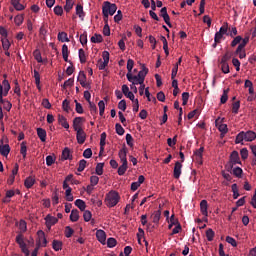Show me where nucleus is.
Wrapping results in <instances>:
<instances>
[{
	"label": "nucleus",
	"instance_id": "nucleus-11",
	"mask_svg": "<svg viewBox=\"0 0 256 256\" xmlns=\"http://www.w3.org/2000/svg\"><path fill=\"white\" fill-rule=\"evenodd\" d=\"M181 169H183V164L181 162L177 161L174 166L173 176L174 179H179L181 177Z\"/></svg>",
	"mask_w": 256,
	"mask_h": 256
},
{
	"label": "nucleus",
	"instance_id": "nucleus-37",
	"mask_svg": "<svg viewBox=\"0 0 256 256\" xmlns=\"http://www.w3.org/2000/svg\"><path fill=\"white\" fill-rule=\"evenodd\" d=\"M76 15H78V17H80V19H83V17H85V12L83 11V5L77 4Z\"/></svg>",
	"mask_w": 256,
	"mask_h": 256
},
{
	"label": "nucleus",
	"instance_id": "nucleus-55",
	"mask_svg": "<svg viewBox=\"0 0 256 256\" xmlns=\"http://www.w3.org/2000/svg\"><path fill=\"white\" fill-rule=\"evenodd\" d=\"M240 155H241V159H243V161H245V159H247L249 157V150H247V148H242L240 150Z\"/></svg>",
	"mask_w": 256,
	"mask_h": 256
},
{
	"label": "nucleus",
	"instance_id": "nucleus-23",
	"mask_svg": "<svg viewBox=\"0 0 256 256\" xmlns=\"http://www.w3.org/2000/svg\"><path fill=\"white\" fill-rule=\"evenodd\" d=\"M11 4L16 11H23V9H25V6L21 4V0H11Z\"/></svg>",
	"mask_w": 256,
	"mask_h": 256
},
{
	"label": "nucleus",
	"instance_id": "nucleus-43",
	"mask_svg": "<svg viewBox=\"0 0 256 256\" xmlns=\"http://www.w3.org/2000/svg\"><path fill=\"white\" fill-rule=\"evenodd\" d=\"M89 109H90V113L93 117H95V115H97V105H95V103L89 101Z\"/></svg>",
	"mask_w": 256,
	"mask_h": 256
},
{
	"label": "nucleus",
	"instance_id": "nucleus-38",
	"mask_svg": "<svg viewBox=\"0 0 256 256\" xmlns=\"http://www.w3.org/2000/svg\"><path fill=\"white\" fill-rule=\"evenodd\" d=\"M34 59L37 61V63H44L43 57L41 56V51L35 50L33 52Z\"/></svg>",
	"mask_w": 256,
	"mask_h": 256
},
{
	"label": "nucleus",
	"instance_id": "nucleus-5",
	"mask_svg": "<svg viewBox=\"0 0 256 256\" xmlns=\"http://www.w3.org/2000/svg\"><path fill=\"white\" fill-rule=\"evenodd\" d=\"M45 225L48 229V231H51V227H53V225H57V223L59 222V219L55 216H52L51 214H48L45 218Z\"/></svg>",
	"mask_w": 256,
	"mask_h": 256
},
{
	"label": "nucleus",
	"instance_id": "nucleus-8",
	"mask_svg": "<svg viewBox=\"0 0 256 256\" xmlns=\"http://www.w3.org/2000/svg\"><path fill=\"white\" fill-rule=\"evenodd\" d=\"M85 121V118L83 117H76L73 120V129L74 131H81L83 130V122Z\"/></svg>",
	"mask_w": 256,
	"mask_h": 256
},
{
	"label": "nucleus",
	"instance_id": "nucleus-27",
	"mask_svg": "<svg viewBox=\"0 0 256 256\" xmlns=\"http://www.w3.org/2000/svg\"><path fill=\"white\" fill-rule=\"evenodd\" d=\"M75 206L78 207V209H80V211H85V209H87V204H85V201L81 200V199H77L74 202Z\"/></svg>",
	"mask_w": 256,
	"mask_h": 256
},
{
	"label": "nucleus",
	"instance_id": "nucleus-62",
	"mask_svg": "<svg viewBox=\"0 0 256 256\" xmlns=\"http://www.w3.org/2000/svg\"><path fill=\"white\" fill-rule=\"evenodd\" d=\"M189 102V92H184L182 94V105H187V103Z\"/></svg>",
	"mask_w": 256,
	"mask_h": 256
},
{
	"label": "nucleus",
	"instance_id": "nucleus-36",
	"mask_svg": "<svg viewBox=\"0 0 256 256\" xmlns=\"http://www.w3.org/2000/svg\"><path fill=\"white\" fill-rule=\"evenodd\" d=\"M90 41L91 43H103V36L101 34H94Z\"/></svg>",
	"mask_w": 256,
	"mask_h": 256
},
{
	"label": "nucleus",
	"instance_id": "nucleus-39",
	"mask_svg": "<svg viewBox=\"0 0 256 256\" xmlns=\"http://www.w3.org/2000/svg\"><path fill=\"white\" fill-rule=\"evenodd\" d=\"M85 167H87V160L82 159L79 161V166L77 168V171L79 173H83V171H85Z\"/></svg>",
	"mask_w": 256,
	"mask_h": 256
},
{
	"label": "nucleus",
	"instance_id": "nucleus-21",
	"mask_svg": "<svg viewBox=\"0 0 256 256\" xmlns=\"http://www.w3.org/2000/svg\"><path fill=\"white\" fill-rule=\"evenodd\" d=\"M118 155L121 163H127V148L125 146L119 151Z\"/></svg>",
	"mask_w": 256,
	"mask_h": 256
},
{
	"label": "nucleus",
	"instance_id": "nucleus-56",
	"mask_svg": "<svg viewBox=\"0 0 256 256\" xmlns=\"http://www.w3.org/2000/svg\"><path fill=\"white\" fill-rule=\"evenodd\" d=\"M93 215L91 214V211L89 210H84V214H83V217H84V221H86V223H89V221H91V217Z\"/></svg>",
	"mask_w": 256,
	"mask_h": 256
},
{
	"label": "nucleus",
	"instance_id": "nucleus-52",
	"mask_svg": "<svg viewBox=\"0 0 256 256\" xmlns=\"http://www.w3.org/2000/svg\"><path fill=\"white\" fill-rule=\"evenodd\" d=\"M115 129H116L117 135H120V136L125 135V129L119 123H116Z\"/></svg>",
	"mask_w": 256,
	"mask_h": 256
},
{
	"label": "nucleus",
	"instance_id": "nucleus-29",
	"mask_svg": "<svg viewBox=\"0 0 256 256\" xmlns=\"http://www.w3.org/2000/svg\"><path fill=\"white\" fill-rule=\"evenodd\" d=\"M16 243H18L20 249H23V248L27 247V244L23 240V235L22 234H19V235L16 236Z\"/></svg>",
	"mask_w": 256,
	"mask_h": 256
},
{
	"label": "nucleus",
	"instance_id": "nucleus-45",
	"mask_svg": "<svg viewBox=\"0 0 256 256\" xmlns=\"http://www.w3.org/2000/svg\"><path fill=\"white\" fill-rule=\"evenodd\" d=\"M73 5H74L73 0H66V4L64 6V11H66V13H69V11H71V9H73Z\"/></svg>",
	"mask_w": 256,
	"mask_h": 256
},
{
	"label": "nucleus",
	"instance_id": "nucleus-34",
	"mask_svg": "<svg viewBox=\"0 0 256 256\" xmlns=\"http://www.w3.org/2000/svg\"><path fill=\"white\" fill-rule=\"evenodd\" d=\"M62 159L64 161H67V159H73V156H71V151L69 150V148H65L62 151Z\"/></svg>",
	"mask_w": 256,
	"mask_h": 256
},
{
	"label": "nucleus",
	"instance_id": "nucleus-16",
	"mask_svg": "<svg viewBox=\"0 0 256 256\" xmlns=\"http://www.w3.org/2000/svg\"><path fill=\"white\" fill-rule=\"evenodd\" d=\"M62 57L66 63H71V61H69V47L67 44H63L62 46Z\"/></svg>",
	"mask_w": 256,
	"mask_h": 256
},
{
	"label": "nucleus",
	"instance_id": "nucleus-42",
	"mask_svg": "<svg viewBox=\"0 0 256 256\" xmlns=\"http://www.w3.org/2000/svg\"><path fill=\"white\" fill-rule=\"evenodd\" d=\"M241 108V101H236L232 104V113L237 115L239 113V109Z\"/></svg>",
	"mask_w": 256,
	"mask_h": 256
},
{
	"label": "nucleus",
	"instance_id": "nucleus-46",
	"mask_svg": "<svg viewBox=\"0 0 256 256\" xmlns=\"http://www.w3.org/2000/svg\"><path fill=\"white\" fill-rule=\"evenodd\" d=\"M206 237H207V241H213V239L215 238V231H213V229L209 228L206 231Z\"/></svg>",
	"mask_w": 256,
	"mask_h": 256
},
{
	"label": "nucleus",
	"instance_id": "nucleus-54",
	"mask_svg": "<svg viewBox=\"0 0 256 256\" xmlns=\"http://www.w3.org/2000/svg\"><path fill=\"white\" fill-rule=\"evenodd\" d=\"M237 27H230V28H228V34H227V36L228 37H235L236 35H237Z\"/></svg>",
	"mask_w": 256,
	"mask_h": 256
},
{
	"label": "nucleus",
	"instance_id": "nucleus-44",
	"mask_svg": "<svg viewBox=\"0 0 256 256\" xmlns=\"http://www.w3.org/2000/svg\"><path fill=\"white\" fill-rule=\"evenodd\" d=\"M232 193H233V199H239V188L237 187V184H232Z\"/></svg>",
	"mask_w": 256,
	"mask_h": 256
},
{
	"label": "nucleus",
	"instance_id": "nucleus-24",
	"mask_svg": "<svg viewBox=\"0 0 256 256\" xmlns=\"http://www.w3.org/2000/svg\"><path fill=\"white\" fill-rule=\"evenodd\" d=\"M52 248L54 251H61L63 249V242L61 240H53Z\"/></svg>",
	"mask_w": 256,
	"mask_h": 256
},
{
	"label": "nucleus",
	"instance_id": "nucleus-35",
	"mask_svg": "<svg viewBox=\"0 0 256 256\" xmlns=\"http://www.w3.org/2000/svg\"><path fill=\"white\" fill-rule=\"evenodd\" d=\"M78 53H79L80 63L82 64L87 63V55L85 54V50L81 48L79 49Z\"/></svg>",
	"mask_w": 256,
	"mask_h": 256
},
{
	"label": "nucleus",
	"instance_id": "nucleus-58",
	"mask_svg": "<svg viewBox=\"0 0 256 256\" xmlns=\"http://www.w3.org/2000/svg\"><path fill=\"white\" fill-rule=\"evenodd\" d=\"M226 243H229L232 247H237V240L231 236L226 237Z\"/></svg>",
	"mask_w": 256,
	"mask_h": 256
},
{
	"label": "nucleus",
	"instance_id": "nucleus-57",
	"mask_svg": "<svg viewBox=\"0 0 256 256\" xmlns=\"http://www.w3.org/2000/svg\"><path fill=\"white\" fill-rule=\"evenodd\" d=\"M70 105V102L69 100L65 99L63 102H62V109L64 111H66V113H69V110L71 109V107L69 106Z\"/></svg>",
	"mask_w": 256,
	"mask_h": 256
},
{
	"label": "nucleus",
	"instance_id": "nucleus-59",
	"mask_svg": "<svg viewBox=\"0 0 256 256\" xmlns=\"http://www.w3.org/2000/svg\"><path fill=\"white\" fill-rule=\"evenodd\" d=\"M115 245H117V240L115 238H108L107 247H109L111 249V248L115 247Z\"/></svg>",
	"mask_w": 256,
	"mask_h": 256
},
{
	"label": "nucleus",
	"instance_id": "nucleus-22",
	"mask_svg": "<svg viewBox=\"0 0 256 256\" xmlns=\"http://www.w3.org/2000/svg\"><path fill=\"white\" fill-rule=\"evenodd\" d=\"M9 153H11V147L9 146V144H6L4 146H0V154L3 157H7V155H9Z\"/></svg>",
	"mask_w": 256,
	"mask_h": 256
},
{
	"label": "nucleus",
	"instance_id": "nucleus-61",
	"mask_svg": "<svg viewBox=\"0 0 256 256\" xmlns=\"http://www.w3.org/2000/svg\"><path fill=\"white\" fill-rule=\"evenodd\" d=\"M105 164L103 163H98L96 165V175H102L103 174V167Z\"/></svg>",
	"mask_w": 256,
	"mask_h": 256
},
{
	"label": "nucleus",
	"instance_id": "nucleus-60",
	"mask_svg": "<svg viewBox=\"0 0 256 256\" xmlns=\"http://www.w3.org/2000/svg\"><path fill=\"white\" fill-rule=\"evenodd\" d=\"M134 65H135V61H133V59H128V61H127L128 73H131L133 71Z\"/></svg>",
	"mask_w": 256,
	"mask_h": 256
},
{
	"label": "nucleus",
	"instance_id": "nucleus-31",
	"mask_svg": "<svg viewBox=\"0 0 256 256\" xmlns=\"http://www.w3.org/2000/svg\"><path fill=\"white\" fill-rule=\"evenodd\" d=\"M228 99H229V88L223 91V94L220 98V103L224 105V103H227Z\"/></svg>",
	"mask_w": 256,
	"mask_h": 256
},
{
	"label": "nucleus",
	"instance_id": "nucleus-33",
	"mask_svg": "<svg viewBox=\"0 0 256 256\" xmlns=\"http://www.w3.org/2000/svg\"><path fill=\"white\" fill-rule=\"evenodd\" d=\"M127 163L128 162H122V165L119 166V168H118V175H120V176L125 175V173L128 169Z\"/></svg>",
	"mask_w": 256,
	"mask_h": 256
},
{
	"label": "nucleus",
	"instance_id": "nucleus-41",
	"mask_svg": "<svg viewBox=\"0 0 256 256\" xmlns=\"http://www.w3.org/2000/svg\"><path fill=\"white\" fill-rule=\"evenodd\" d=\"M218 33H220L221 35L229 34V24L228 23H224L222 25V27L219 29Z\"/></svg>",
	"mask_w": 256,
	"mask_h": 256
},
{
	"label": "nucleus",
	"instance_id": "nucleus-26",
	"mask_svg": "<svg viewBox=\"0 0 256 256\" xmlns=\"http://www.w3.org/2000/svg\"><path fill=\"white\" fill-rule=\"evenodd\" d=\"M58 41H60L61 43H69V37L67 36V32H59Z\"/></svg>",
	"mask_w": 256,
	"mask_h": 256
},
{
	"label": "nucleus",
	"instance_id": "nucleus-10",
	"mask_svg": "<svg viewBox=\"0 0 256 256\" xmlns=\"http://www.w3.org/2000/svg\"><path fill=\"white\" fill-rule=\"evenodd\" d=\"M38 235V243L41 247H47V238L45 237V232L43 230H39L37 232Z\"/></svg>",
	"mask_w": 256,
	"mask_h": 256
},
{
	"label": "nucleus",
	"instance_id": "nucleus-19",
	"mask_svg": "<svg viewBox=\"0 0 256 256\" xmlns=\"http://www.w3.org/2000/svg\"><path fill=\"white\" fill-rule=\"evenodd\" d=\"M58 123H59V125L64 127V129H69V122H67V118H65V116L59 114L58 115Z\"/></svg>",
	"mask_w": 256,
	"mask_h": 256
},
{
	"label": "nucleus",
	"instance_id": "nucleus-20",
	"mask_svg": "<svg viewBox=\"0 0 256 256\" xmlns=\"http://www.w3.org/2000/svg\"><path fill=\"white\" fill-rule=\"evenodd\" d=\"M34 79L38 91H41V74L37 70H34Z\"/></svg>",
	"mask_w": 256,
	"mask_h": 256
},
{
	"label": "nucleus",
	"instance_id": "nucleus-53",
	"mask_svg": "<svg viewBox=\"0 0 256 256\" xmlns=\"http://www.w3.org/2000/svg\"><path fill=\"white\" fill-rule=\"evenodd\" d=\"M241 41H243V37L241 36H236L232 42H231V47H237V45H239V43H241Z\"/></svg>",
	"mask_w": 256,
	"mask_h": 256
},
{
	"label": "nucleus",
	"instance_id": "nucleus-17",
	"mask_svg": "<svg viewBox=\"0 0 256 256\" xmlns=\"http://www.w3.org/2000/svg\"><path fill=\"white\" fill-rule=\"evenodd\" d=\"M2 88L4 89L3 95L7 97L9 95V91H11V84H9V80L5 79L2 82Z\"/></svg>",
	"mask_w": 256,
	"mask_h": 256
},
{
	"label": "nucleus",
	"instance_id": "nucleus-48",
	"mask_svg": "<svg viewBox=\"0 0 256 256\" xmlns=\"http://www.w3.org/2000/svg\"><path fill=\"white\" fill-rule=\"evenodd\" d=\"M74 233H75V230H73V228H71L70 226H66L65 237H67V239H69L70 237H73Z\"/></svg>",
	"mask_w": 256,
	"mask_h": 256
},
{
	"label": "nucleus",
	"instance_id": "nucleus-28",
	"mask_svg": "<svg viewBox=\"0 0 256 256\" xmlns=\"http://www.w3.org/2000/svg\"><path fill=\"white\" fill-rule=\"evenodd\" d=\"M24 185H25L26 189H31V187H33V185H35V178L27 177L24 181Z\"/></svg>",
	"mask_w": 256,
	"mask_h": 256
},
{
	"label": "nucleus",
	"instance_id": "nucleus-30",
	"mask_svg": "<svg viewBox=\"0 0 256 256\" xmlns=\"http://www.w3.org/2000/svg\"><path fill=\"white\" fill-rule=\"evenodd\" d=\"M20 153L23 159H27V142H22L20 144Z\"/></svg>",
	"mask_w": 256,
	"mask_h": 256
},
{
	"label": "nucleus",
	"instance_id": "nucleus-49",
	"mask_svg": "<svg viewBox=\"0 0 256 256\" xmlns=\"http://www.w3.org/2000/svg\"><path fill=\"white\" fill-rule=\"evenodd\" d=\"M203 151H205V147L202 146L194 152L198 161H201V159H203Z\"/></svg>",
	"mask_w": 256,
	"mask_h": 256
},
{
	"label": "nucleus",
	"instance_id": "nucleus-51",
	"mask_svg": "<svg viewBox=\"0 0 256 256\" xmlns=\"http://www.w3.org/2000/svg\"><path fill=\"white\" fill-rule=\"evenodd\" d=\"M98 107H99L100 116L103 117V115L105 114V101L103 100L99 101Z\"/></svg>",
	"mask_w": 256,
	"mask_h": 256
},
{
	"label": "nucleus",
	"instance_id": "nucleus-3",
	"mask_svg": "<svg viewBox=\"0 0 256 256\" xmlns=\"http://www.w3.org/2000/svg\"><path fill=\"white\" fill-rule=\"evenodd\" d=\"M115 13H117V4H111V2L105 1L102 7L104 21H107L109 19V15H115Z\"/></svg>",
	"mask_w": 256,
	"mask_h": 256
},
{
	"label": "nucleus",
	"instance_id": "nucleus-47",
	"mask_svg": "<svg viewBox=\"0 0 256 256\" xmlns=\"http://www.w3.org/2000/svg\"><path fill=\"white\" fill-rule=\"evenodd\" d=\"M2 47L4 51H9V47H11V42H9V39L2 38Z\"/></svg>",
	"mask_w": 256,
	"mask_h": 256
},
{
	"label": "nucleus",
	"instance_id": "nucleus-15",
	"mask_svg": "<svg viewBox=\"0 0 256 256\" xmlns=\"http://www.w3.org/2000/svg\"><path fill=\"white\" fill-rule=\"evenodd\" d=\"M207 209H208L207 200H202L200 202V211H201L202 215H204V217L209 216V212L207 211Z\"/></svg>",
	"mask_w": 256,
	"mask_h": 256
},
{
	"label": "nucleus",
	"instance_id": "nucleus-6",
	"mask_svg": "<svg viewBox=\"0 0 256 256\" xmlns=\"http://www.w3.org/2000/svg\"><path fill=\"white\" fill-rule=\"evenodd\" d=\"M126 77L129 83H132V85H143V83H145V81H141V78H139L137 75H133V73H127Z\"/></svg>",
	"mask_w": 256,
	"mask_h": 256
},
{
	"label": "nucleus",
	"instance_id": "nucleus-32",
	"mask_svg": "<svg viewBox=\"0 0 256 256\" xmlns=\"http://www.w3.org/2000/svg\"><path fill=\"white\" fill-rule=\"evenodd\" d=\"M231 172L235 177H238V179H241L243 175V169H241V167L232 168Z\"/></svg>",
	"mask_w": 256,
	"mask_h": 256
},
{
	"label": "nucleus",
	"instance_id": "nucleus-7",
	"mask_svg": "<svg viewBox=\"0 0 256 256\" xmlns=\"http://www.w3.org/2000/svg\"><path fill=\"white\" fill-rule=\"evenodd\" d=\"M223 119L221 118H217L215 120V125L218 129V131H220V133H229V128L227 127V124H223Z\"/></svg>",
	"mask_w": 256,
	"mask_h": 256
},
{
	"label": "nucleus",
	"instance_id": "nucleus-9",
	"mask_svg": "<svg viewBox=\"0 0 256 256\" xmlns=\"http://www.w3.org/2000/svg\"><path fill=\"white\" fill-rule=\"evenodd\" d=\"M76 139H77V143H79V145H83V143H85L86 139H87V133H85V130H77L76 131Z\"/></svg>",
	"mask_w": 256,
	"mask_h": 256
},
{
	"label": "nucleus",
	"instance_id": "nucleus-64",
	"mask_svg": "<svg viewBox=\"0 0 256 256\" xmlns=\"http://www.w3.org/2000/svg\"><path fill=\"white\" fill-rule=\"evenodd\" d=\"M80 43L85 47V44L87 43V32L80 35Z\"/></svg>",
	"mask_w": 256,
	"mask_h": 256
},
{
	"label": "nucleus",
	"instance_id": "nucleus-63",
	"mask_svg": "<svg viewBox=\"0 0 256 256\" xmlns=\"http://www.w3.org/2000/svg\"><path fill=\"white\" fill-rule=\"evenodd\" d=\"M75 104H76V113H79V115H82L83 113V105H81V103H79L77 100H75Z\"/></svg>",
	"mask_w": 256,
	"mask_h": 256
},
{
	"label": "nucleus",
	"instance_id": "nucleus-1",
	"mask_svg": "<svg viewBox=\"0 0 256 256\" xmlns=\"http://www.w3.org/2000/svg\"><path fill=\"white\" fill-rule=\"evenodd\" d=\"M256 140V133L252 130H248V131H241L240 133H238L236 135V139H235V144L239 145V143H241V145H243V142H249L251 143V141H255Z\"/></svg>",
	"mask_w": 256,
	"mask_h": 256
},
{
	"label": "nucleus",
	"instance_id": "nucleus-25",
	"mask_svg": "<svg viewBox=\"0 0 256 256\" xmlns=\"http://www.w3.org/2000/svg\"><path fill=\"white\" fill-rule=\"evenodd\" d=\"M70 221H72V223H77V221H79V210L73 209L71 211Z\"/></svg>",
	"mask_w": 256,
	"mask_h": 256
},
{
	"label": "nucleus",
	"instance_id": "nucleus-14",
	"mask_svg": "<svg viewBox=\"0 0 256 256\" xmlns=\"http://www.w3.org/2000/svg\"><path fill=\"white\" fill-rule=\"evenodd\" d=\"M37 135L42 143L47 141V131L43 128H37Z\"/></svg>",
	"mask_w": 256,
	"mask_h": 256
},
{
	"label": "nucleus",
	"instance_id": "nucleus-40",
	"mask_svg": "<svg viewBox=\"0 0 256 256\" xmlns=\"http://www.w3.org/2000/svg\"><path fill=\"white\" fill-rule=\"evenodd\" d=\"M161 219V210H158V211H155L153 214H152V221L153 223H159Z\"/></svg>",
	"mask_w": 256,
	"mask_h": 256
},
{
	"label": "nucleus",
	"instance_id": "nucleus-50",
	"mask_svg": "<svg viewBox=\"0 0 256 256\" xmlns=\"http://www.w3.org/2000/svg\"><path fill=\"white\" fill-rule=\"evenodd\" d=\"M220 65H221V71L222 73H229L230 70H229V63L228 62H220Z\"/></svg>",
	"mask_w": 256,
	"mask_h": 256
},
{
	"label": "nucleus",
	"instance_id": "nucleus-12",
	"mask_svg": "<svg viewBox=\"0 0 256 256\" xmlns=\"http://www.w3.org/2000/svg\"><path fill=\"white\" fill-rule=\"evenodd\" d=\"M149 73V68L145 67V64H142L141 71L138 72V75H136L141 81H145V77H147V74Z\"/></svg>",
	"mask_w": 256,
	"mask_h": 256
},
{
	"label": "nucleus",
	"instance_id": "nucleus-4",
	"mask_svg": "<svg viewBox=\"0 0 256 256\" xmlns=\"http://www.w3.org/2000/svg\"><path fill=\"white\" fill-rule=\"evenodd\" d=\"M119 199H121V197L119 196V193H117L116 191H110L106 195L105 203L107 207H115V205L119 203Z\"/></svg>",
	"mask_w": 256,
	"mask_h": 256
},
{
	"label": "nucleus",
	"instance_id": "nucleus-2",
	"mask_svg": "<svg viewBox=\"0 0 256 256\" xmlns=\"http://www.w3.org/2000/svg\"><path fill=\"white\" fill-rule=\"evenodd\" d=\"M235 165H241V158H239V152L234 150L230 154L229 162L225 165L226 171H228V173H231Z\"/></svg>",
	"mask_w": 256,
	"mask_h": 256
},
{
	"label": "nucleus",
	"instance_id": "nucleus-18",
	"mask_svg": "<svg viewBox=\"0 0 256 256\" xmlns=\"http://www.w3.org/2000/svg\"><path fill=\"white\" fill-rule=\"evenodd\" d=\"M78 81L82 87H87V75H85V72L80 71L78 75Z\"/></svg>",
	"mask_w": 256,
	"mask_h": 256
},
{
	"label": "nucleus",
	"instance_id": "nucleus-13",
	"mask_svg": "<svg viewBox=\"0 0 256 256\" xmlns=\"http://www.w3.org/2000/svg\"><path fill=\"white\" fill-rule=\"evenodd\" d=\"M96 237L100 243L105 245V241H107V235L105 234V231L103 230H97L96 231Z\"/></svg>",
	"mask_w": 256,
	"mask_h": 256
}]
</instances>
